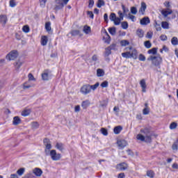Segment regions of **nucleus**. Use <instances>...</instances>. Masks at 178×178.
Segmentation results:
<instances>
[{
	"instance_id": "obj_49",
	"label": "nucleus",
	"mask_w": 178,
	"mask_h": 178,
	"mask_svg": "<svg viewBox=\"0 0 178 178\" xmlns=\"http://www.w3.org/2000/svg\"><path fill=\"white\" fill-rule=\"evenodd\" d=\"M109 19L111 22H114V20L116 19V14L112 13L110 15Z\"/></svg>"
},
{
	"instance_id": "obj_34",
	"label": "nucleus",
	"mask_w": 178,
	"mask_h": 178,
	"mask_svg": "<svg viewBox=\"0 0 178 178\" xmlns=\"http://www.w3.org/2000/svg\"><path fill=\"white\" fill-rule=\"evenodd\" d=\"M122 58H126L127 59H129V58H131V55L130 54V51L122 53Z\"/></svg>"
},
{
	"instance_id": "obj_1",
	"label": "nucleus",
	"mask_w": 178,
	"mask_h": 178,
	"mask_svg": "<svg viewBox=\"0 0 178 178\" xmlns=\"http://www.w3.org/2000/svg\"><path fill=\"white\" fill-rule=\"evenodd\" d=\"M140 134L136 136V139L139 141H145V143H151L152 141V134L149 127H145L140 129Z\"/></svg>"
},
{
	"instance_id": "obj_19",
	"label": "nucleus",
	"mask_w": 178,
	"mask_h": 178,
	"mask_svg": "<svg viewBox=\"0 0 178 178\" xmlns=\"http://www.w3.org/2000/svg\"><path fill=\"white\" fill-rule=\"evenodd\" d=\"M81 106L83 109H87L88 106H90V101L89 100H85L82 102Z\"/></svg>"
},
{
	"instance_id": "obj_52",
	"label": "nucleus",
	"mask_w": 178,
	"mask_h": 178,
	"mask_svg": "<svg viewBox=\"0 0 178 178\" xmlns=\"http://www.w3.org/2000/svg\"><path fill=\"white\" fill-rule=\"evenodd\" d=\"M145 48H147V49L151 48V47H152L151 42H149V41L145 42Z\"/></svg>"
},
{
	"instance_id": "obj_8",
	"label": "nucleus",
	"mask_w": 178,
	"mask_h": 178,
	"mask_svg": "<svg viewBox=\"0 0 178 178\" xmlns=\"http://www.w3.org/2000/svg\"><path fill=\"white\" fill-rule=\"evenodd\" d=\"M117 144L119 149H123L127 145V142L125 140H120L117 141Z\"/></svg>"
},
{
	"instance_id": "obj_20",
	"label": "nucleus",
	"mask_w": 178,
	"mask_h": 178,
	"mask_svg": "<svg viewBox=\"0 0 178 178\" xmlns=\"http://www.w3.org/2000/svg\"><path fill=\"white\" fill-rule=\"evenodd\" d=\"M30 113H31V109H30V108L24 109L22 112V116H24V117L29 116V115H30Z\"/></svg>"
},
{
	"instance_id": "obj_40",
	"label": "nucleus",
	"mask_w": 178,
	"mask_h": 178,
	"mask_svg": "<svg viewBox=\"0 0 178 178\" xmlns=\"http://www.w3.org/2000/svg\"><path fill=\"white\" fill-rule=\"evenodd\" d=\"M22 65H23V63H22V61H17L15 64V67L16 70H19L20 69V67H22Z\"/></svg>"
},
{
	"instance_id": "obj_2",
	"label": "nucleus",
	"mask_w": 178,
	"mask_h": 178,
	"mask_svg": "<svg viewBox=\"0 0 178 178\" xmlns=\"http://www.w3.org/2000/svg\"><path fill=\"white\" fill-rule=\"evenodd\" d=\"M147 60L152 62V64L154 65V66H160L163 60L161 55L159 54L157 56H150L147 58Z\"/></svg>"
},
{
	"instance_id": "obj_11",
	"label": "nucleus",
	"mask_w": 178,
	"mask_h": 178,
	"mask_svg": "<svg viewBox=\"0 0 178 178\" xmlns=\"http://www.w3.org/2000/svg\"><path fill=\"white\" fill-rule=\"evenodd\" d=\"M173 12L172 11V10L167 8V9H164L161 10V15H163V16H164V17H168L169 16V15H172Z\"/></svg>"
},
{
	"instance_id": "obj_3",
	"label": "nucleus",
	"mask_w": 178,
	"mask_h": 178,
	"mask_svg": "<svg viewBox=\"0 0 178 178\" xmlns=\"http://www.w3.org/2000/svg\"><path fill=\"white\" fill-rule=\"evenodd\" d=\"M46 155L51 156L52 161H60V158H62V154L57 153L56 150H46Z\"/></svg>"
},
{
	"instance_id": "obj_21",
	"label": "nucleus",
	"mask_w": 178,
	"mask_h": 178,
	"mask_svg": "<svg viewBox=\"0 0 178 178\" xmlns=\"http://www.w3.org/2000/svg\"><path fill=\"white\" fill-rule=\"evenodd\" d=\"M20 122H21L20 118L18 116L14 117L13 123L15 126H17V124H20Z\"/></svg>"
},
{
	"instance_id": "obj_41",
	"label": "nucleus",
	"mask_w": 178,
	"mask_h": 178,
	"mask_svg": "<svg viewBox=\"0 0 178 178\" xmlns=\"http://www.w3.org/2000/svg\"><path fill=\"white\" fill-rule=\"evenodd\" d=\"M147 176L150 178H154V176H155V173H154V171L149 170L147 172Z\"/></svg>"
},
{
	"instance_id": "obj_51",
	"label": "nucleus",
	"mask_w": 178,
	"mask_h": 178,
	"mask_svg": "<svg viewBox=\"0 0 178 178\" xmlns=\"http://www.w3.org/2000/svg\"><path fill=\"white\" fill-rule=\"evenodd\" d=\"M28 79L29 81H35V78H34V76H33V74H29Z\"/></svg>"
},
{
	"instance_id": "obj_25",
	"label": "nucleus",
	"mask_w": 178,
	"mask_h": 178,
	"mask_svg": "<svg viewBox=\"0 0 178 178\" xmlns=\"http://www.w3.org/2000/svg\"><path fill=\"white\" fill-rule=\"evenodd\" d=\"M70 34L73 36L79 35V37H81V35H83L79 30H74L71 31Z\"/></svg>"
},
{
	"instance_id": "obj_13",
	"label": "nucleus",
	"mask_w": 178,
	"mask_h": 178,
	"mask_svg": "<svg viewBox=\"0 0 178 178\" xmlns=\"http://www.w3.org/2000/svg\"><path fill=\"white\" fill-rule=\"evenodd\" d=\"M7 22H8V17L5 15H0V23L1 24H3V26H5Z\"/></svg>"
},
{
	"instance_id": "obj_33",
	"label": "nucleus",
	"mask_w": 178,
	"mask_h": 178,
	"mask_svg": "<svg viewBox=\"0 0 178 178\" xmlns=\"http://www.w3.org/2000/svg\"><path fill=\"white\" fill-rule=\"evenodd\" d=\"M122 20H123V19H122V18L116 17L113 21V23L115 26H119L120 24V22H122Z\"/></svg>"
},
{
	"instance_id": "obj_12",
	"label": "nucleus",
	"mask_w": 178,
	"mask_h": 178,
	"mask_svg": "<svg viewBox=\"0 0 178 178\" xmlns=\"http://www.w3.org/2000/svg\"><path fill=\"white\" fill-rule=\"evenodd\" d=\"M140 86L142 88L143 92H146V91H147V83L145 82V79H141L140 80Z\"/></svg>"
},
{
	"instance_id": "obj_15",
	"label": "nucleus",
	"mask_w": 178,
	"mask_h": 178,
	"mask_svg": "<svg viewBox=\"0 0 178 178\" xmlns=\"http://www.w3.org/2000/svg\"><path fill=\"white\" fill-rule=\"evenodd\" d=\"M55 147L56 149H58V151H60V152H63L65 150V145H63L62 143H56Z\"/></svg>"
},
{
	"instance_id": "obj_30",
	"label": "nucleus",
	"mask_w": 178,
	"mask_h": 178,
	"mask_svg": "<svg viewBox=\"0 0 178 178\" xmlns=\"http://www.w3.org/2000/svg\"><path fill=\"white\" fill-rule=\"evenodd\" d=\"M98 87H99V82L96 83L95 85H90V91L91 90H92V91H95Z\"/></svg>"
},
{
	"instance_id": "obj_14",
	"label": "nucleus",
	"mask_w": 178,
	"mask_h": 178,
	"mask_svg": "<svg viewBox=\"0 0 178 178\" xmlns=\"http://www.w3.org/2000/svg\"><path fill=\"white\" fill-rule=\"evenodd\" d=\"M129 165H127V163H121L117 165V169H119L120 170H126Z\"/></svg>"
},
{
	"instance_id": "obj_61",
	"label": "nucleus",
	"mask_w": 178,
	"mask_h": 178,
	"mask_svg": "<svg viewBox=\"0 0 178 178\" xmlns=\"http://www.w3.org/2000/svg\"><path fill=\"white\" fill-rule=\"evenodd\" d=\"M111 53H112V52L111 51V48H110V47H107V48L106 49V55L107 56H108V55H111Z\"/></svg>"
},
{
	"instance_id": "obj_7",
	"label": "nucleus",
	"mask_w": 178,
	"mask_h": 178,
	"mask_svg": "<svg viewBox=\"0 0 178 178\" xmlns=\"http://www.w3.org/2000/svg\"><path fill=\"white\" fill-rule=\"evenodd\" d=\"M52 76V74H51V71L47 70L44 71V72L42 74V79L44 81H48Z\"/></svg>"
},
{
	"instance_id": "obj_55",
	"label": "nucleus",
	"mask_w": 178,
	"mask_h": 178,
	"mask_svg": "<svg viewBox=\"0 0 178 178\" xmlns=\"http://www.w3.org/2000/svg\"><path fill=\"white\" fill-rule=\"evenodd\" d=\"M143 115H148V113H149V108H148V107L145 108L143 111Z\"/></svg>"
},
{
	"instance_id": "obj_54",
	"label": "nucleus",
	"mask_w": 178,
	"mask_h": 178,
	"mask_svg": "<svg viewBox=\"0 0 178 178\" xmlns=\"http://www.w3.org/2000/svg\"><path fill=\"white\" fill-rule=\"evenodd\" d=\"M31 126L33 129H38L40 125L38 124V122H32Z\"/></svg>"
},
{
	"instance_id": "obj_28",
	"label": "nucleus",
	"mask_w": 178,
	"mask_h": 178,
	"mask_svg": "<svg viewBox=\"0 0 178 178\" xmlns=\"http://www.w3.org/2000/svg\"><path fill=\"white\" fill-rule=\"evenodd\" d=\"M136 33L140 38H143V37H144V31H143V29H138L136 31Z\"/></svg>"
},
{
	"instance_id": "obj_29",
	"label": "nucleus",
	"mask_w": 178,
	"mask_h": 178,
	"mask_svg": "<svg viewBox=\"0 0 178 178\" xmlns=\"http://www.w3.org/2000/svg\"><path fill=\"white\" fill-rule=\"evenodd\" d=\"M156 52H158L157 48H152L149 50H148L147 54H152V55H156Z\"/></svg>"
},
{
	"instance_id": "obj_44",
	"label": "nucleus",
	"mask_w": 178,
	"mask_h": 178,
	"mask_svg": "<svg viewBox=\"0 0 178 178\" xmlns=\"http://www.w3.org/2000/svg\"><path fill=\"white\" fill-rule=\"evenodd\" d=\"M177 127V123H176V122H172L170 124V130H175V129H176Z\"/></svg>"
},
{
	"instance_id": "obj_16",
	"label": "nucleus",
	"mask_w": 178,
	"mask_h": 178,
	"mask_svg": "<svg viewBox=\"0 0 178 178\" xmlns=\"http://www.w3.org/2000/svg\"><path fill=\"white\" fill-rule=\"evenodd\" d=\"M149 18L147 17H145L140 20V24L142 26H147V24H149Z\"/></svg>"
},
{
	"instance_id": "obj_9",
	"label": "nucleus",
	"mask_w": 178,
	"mask_h": 178,
	"mask_svg": "<svg viewBox=\"0 0 178 178\" xmlns=\"http://www.w3.org/2000/svg\"><path fill=\"white\" fill-rule=\"evenodd\" d=\"M44 144L46 147L44 152L47 154V151H49V149L52 148V145H51V143H49V140L48 138L44 139Z\"/></svg>"
},
{
	"instance_id": "obj_47",
	"label": "nucleus",
	"mask_w": 178,
	"mask_h": 178,
	"mask_svg": "<svg viewBox=\"0 0 178 178\" xmlns=\"http://www.w3.org/2000/svg\"><path fill=\"white\" fill-rule=\"evenodd\" d=\"M101 87L102 88H106V87H108V86H109V83H108V81H104V82H102L101 83Z\"/></svg>"
},
{
	"instance_id": "obj_60",
	"label": "nucleus",
	"mask_w": 178,
	"mask_h": 178,
	"mask_svg": "<svg viewBox=\"0 0 178 178\" xmlns=\"http://www.w3.org/2000/svg\"><path fill=\"white\" fill-rule=\"evenodd\" d=\"M87 15L90 17V19H94V13H92V11H88Z\"/></svg>"
},
{
	"instance_id": "obj_58",
	"label": "nucleus",
	"mask_w": 178,
	"mask_h": 178,
	"mask_svg": "<svg viewBox=\"0 0 178 178\" xmlns=\"http://www.w3.org/2000/svg\"><path fill=\"white\" fill-rule=\"evenodd\" d=\"M152 35H154V33L149 31V32H147L146 37L147 38H149V40H151V38H152Z\"/></svg>"
},
{
	"instance_id": "obj_17",
	"label": "nucleus",
	"mask_w": 178,
	"mask_h": 178,
	"mask_svg": "<svg viewBox=\"0 0 178 178\" xmlns=\"http://www.w3.org/2000/svg\"><path fill=\"white\" fill-rule=\"evenodd\" d=\"M145 9H147V4L145 2H142L140 8L139 10V13H140V15H144Z\"/></svg>"
},
{
	"instance_id": "obj_45",
	"label": "nucleus",
	"mask_w": 178,
	"mask_h": 178,
	"mask_svg": "<svg viewBox=\"0 0 178 178\" xmlns=\"http://www.w3.org/2000/svg\"><path fill=\"white\" fill-rule=\"evenodd\" d=\"M48 0H40V6L41 8H45V5Z\"/></svg>"
},
{
	"instance_id": "obj_35",
	"label": "nucleus",
	"mask_w": 178,
	"mask_h": 178,
	"mask_svg": "<svg viewBox=\"0 0 178 178\" xmlns=\"http://www.w3.org/2000/svg\"><path fill=\"white\" fill-rule=\"evenodd\" d=\"M83 32L85 34H90L91 33V28L90 26H84L83 27Z\"/></svg>"
},
{
	"instance_id": "obj_18",
	"label": "nucleus",
	"mask_w": 178,
	"mask_h": 178,
	"mask_svg": "<svg viewBox=\"0 0 178 178\" xmlns=\"http://www.w3.org/2000/svg\"><path fill=\"white\" fill-rule=\"evenodd\" d=\"M40 42L41 45L45 47L48 44V37L47 35L42 36Z\"/></svg>"
},
{
	"instance_id": "obj_27",
	"label": "nucleus",
	"mask_w": 178,
	"mask_h": 178,
	"mask_svg": "<svg viewBox=\"0 0 178 178\" xmlns=\"http://www.w3.org/2000/svg\"><path fill=\"white\" fill-rule=\"evenodd\" d=\"M104 74H105V72L103 71L102 69H97V77H102Z\"/></svg>"
},
{
	"instance_id": "obj_42",
	"label": "nucleus",
	"mask_w": 178,
	"mask_h": 178,
	"mask_svg": "<svg viewBox=\"0 0 178 178\" xmlns=\"http://www.w3.org/2000/svg\"><path fill=\"white\" fill-rule=\"evenodd\" d=\"M45 29H46V31H48V33H49V31H51V22H46Z\"/></svg>"
},
{
	"instance_id": "obj_53",
	"label": "nucleus",
	"mask_w": 178,
	"mask_h": 178,
	"mask_svg": "<svg viewBox=\"0 0 178 178\" xmlns=\"http://www.w3.org/2000/svg\"><path fill=\"white\" fill-rule=\"evenodd\" d=\"M92 61L94 63H97V62H98V56H97V55L92 56Z\"/></svg>"
},
{
	"instance_id": "obj_56",
	"label": "nucleus",
	"mask_w": 178,
	"mask_h": 178,
	"mask_svg": "<svg viewBox=\"0 0 178 178\" xmlns=\"http://www.w3.org/2000/svg\"><path fill=\"white\" fill-rule=\"evenodd\" d=\"M101 131H102V134H103V136H107L108 135V130H106V129L102 128L101 129Z\"/></svg>"
},
{
	"instance_id": "obj_39",
	"label": "nucleus",
	"mask_w": 178,
	"mask_h": 178,
	"mask_svg": "<svg viewBox=\"0 0 178 178\" xmlns=\"http://www.w3.org/2000/svg\"><path fill=\"white\" fill-rule=\"evenodd\" d=\"M22 31L24 33H30V27L29 26V25L24 26L22 28Z\"/></svg>"
},
{
	"instance_id": "obj_59",
	"label": "nucleus",
	"mask_w": 178,
	"mask_h": 178,
	"mask_svg": "<svg viewBox=\"0 0 178 178\" xmlns=\"http://www.w3.org/2000/svg\"><path fill=\"white\" fill-rule=\"evenodd\" d=\"M139 60H140L141 62H145V56H144L143 54H140L139 55Z\"/></svg>"
},
{
	"instance_id": "obj_38",
	"label": "nucleus",
	"mask_w": 178,
	"mask_h": 178,
	"mask_svg": "<svg viewBox=\"0 0 178 178\" xmlns=\"http://www.w3.org/2000/svg\"><path fill=\"white\" fill-rule=\"evenodd\" d=\"M130 42H129V40H123L120 41V45L121 47H127V45H129Z\"/></svg>"
},
{
	"instance_id": "obj_4",
	"label": "nucleus",
	"mask_w": 178,
	"mask_h": 178,
	"mask_svg": "<svg viewBox=\"0 0 178 178\" xmlns=\"http://www.w3.org/2000/svg\"><path fill=\"white\" fill-rule=\"evenodd\" d=\"M70 0H56V5H55V10H60V9H63L65 5H67V3Z\"/></svg>"
},
{
	"instance_id": "obj_24",
	"label": "nucleus",
	"mask_w": 178,
	"mask_h": 178,
	"mask_svg": "<svg viewBox=\"0 0 178 178\" xmlns=\"http://www.w3.org/2000/svg\"><path fill=\"white\" fill-rule=\"evenodd\" d=\"M24 172H26V168H21L17 171V174L18 176H23L24 175Z\"/></svg>"
},
{
	"instance_id": "obj_43",
	"label": "nucleus",
	"mask_w": 178,
	"mask_h": 178,
	"mask_svg": "<svg viewBox=\"0 0 178 178\" xmlns=\"http://www.w3.org/2000/svg\"><path fill=\"white\" fill-rule=\"evenodd\" d=\"M171 42H172V45H177L178 44L177 38L173 37L171 40Z\"/></svg>"
},
{
	"instance_id": "obj_37",
	"label": "nucleus",
	"mask_w": 178,
	"mask_h": 178,
	"mask_svg": "<svg viewBox=\"0 0 178 178\" xmlns=\"http://www.w3.org/2000/svg\"><path fill=\"white\" fill-rule=\"evenodd\" d=\"M102 6H105V1L104 0H98L97 8H102Z\"/></svg>"
},
{
	"instance_id": "obj_23",
	"label": "nucleus",
	"mask_w": 178,
	"mask_h": 178,
	"mask_svg": "<svg viewBox=\"0 0 178 178\" xmlns=\"http://www.w3.org/2000/svg\"><path fill=\"white\" fill-rule=\"evenodd\" d=\"M161 27L164 29V30H169V22H162Z\"/></svg>"
},
{
	"instance_id": "obj_46",
	"label": "nucleus",
	"mask_w": 178,
	"mask_h": 178,
	"mask_svg": "<svg viewBox=\"0 0 178 178\" xmlns=\"http://www.w3.org/2000/svg\"><path fill=\"white\" fill-rule=\"evenodd\" d=\"M122 27L124 30H127V29H129V24L127 23V22H122Z\"/></svg>"
},
{
	"instance_id": "obj_31",
	"label": "nucleus",
	"mask_w": 178,
	"mask_h": 178,
	"mask_svg": "<svg viewBox=\"0 0 178 178\" xmlns=\"http://www.w3.org/2000/svg\"><path fill=\"white\" fill-rule=\"evenodd\" d=\"M173 151H177L178 149V138L174 142L172 146Z\"/></svg>"
},
{
	"instance_id": "obj_6",
	"label": "nucleus",
	"mask_w": 178,
	"mask_h": 178,
	"mask_svg": "<svg viewBox=\"0 0 178 178\" xmlns=\"http://www.w3.org/2000/svg\"><path fill=\"white\" fill-rule=\"evenodd\" d=\"M80 91L81 94H83V95H87L88 94H90L91 92V89L90 88V84L83 86L81 88Z\"/></svg>"
},
{
	"instance_id": "obj_63",
	"label": "nucleus",
	"mask_w": 178,
	"mask_h": 178,
	"mask_svg": "<svg viewBox=\"0 0 178 178\" xmlns=\"http://www.w3.org/2000/svg\"><path fill=\"white\" fill-rule=\"evenodd\" d=\"M92 6H94V0H89L88 7L89 8H92Z\"/></svg>"
},
{
	"instance_id": "obj_62",
	"label": "nucleus",
	"mask_w": 178,
	"mask_h": 178,
	"mask_svg": "<svg viewBox=\"0 0 178 178\" xmlns=\"http://www.w3.org/2000/svg\"><path fill=\"white\" fill-rule=\"evenodd\" d=\"M122 10H123L124 13H127L129 12V8H126L124 5H122Z\"/></svg>"
},
{
	"instance_id": "obj_50",
	"label": "nucleus",
	"mask_w": 178,
	"mask_h": 178,
	"mask_svg": "<svg viewBox=\"0 0 178 178\" xmlns=\"http://www.w3.org/2000/svg\"><path fill=\"white\" fill-rule=\"evenodd\" d=\"M137 12H138L137 8H136V7H131V13L132 15H137Z\"/></svg>"
},
{
	"instance_id": "obj_5",
	"label": "nucleus",
	"mask_w": 178,
	"mask_h": 178,
	"mask_svg": "<svg viewBox=\"0 0 178 178\" xmlns=\"http://www.w3.org/2000/svg\"><path fill=\"white\" fill-rule=\"evenodd\" d=\"M18 56L19 54L17 53V51L13 50L8 54H7L6 59H7V60H15Z\"/></svg>"
},
{
	"instance_id": "obj_57",
	"label": "nucleus",
	"mask_w": 178,
	"mask_h": 178,
	"mask_svg": "<svg viewBox=\"0 0 178 178\" xmlns=\"http://www.w3.org/2000/svg\"><path fill=\"white\" fill-rule=\"evenodd\" d=\"M10 8H15V6H16V2L14 0H10Z\"/></svg>"
},
{
	"instance_id": "obj_64",
	"label": "nucleus",
	"mask_w": 178,
	"mask_h": 178,
	"mask_svg": "<svg viewBox=\"0 0 178 178\" xmlns=\"http://www.w3.org/2000/svg\"><path fill=\"white\" fill-rule=\"evenodd\" d=\"M124 177H126V175H124V172L120 173V174L118 175V178H124Z\"/></svg>"
},
{
	"instance_id": "obj_32",
	"label": "nucleus",
	"mask_w": 178,
	"mask_h": 178,
	"mask_svg": "<svg viewBox=\"0 0 178 178\" xmlns=\"http://www.w3.org/2000/svg\"><path fill=\"white\" fill-rule=\"evenodd\" d=\"M108 32L111 35H116V28L115 27L109 28Z\"/></svg>"
},
{
	"instance_id": "obj_22",
	"label": "nucleus",
	"mask_w": 178,
	"mask_h": 178,
	"mask_svg": "<svg viewBox=\"0 0 178 178\" xmlns=\"http://www.w3.org/2000/svg\"><path fill=\"white\" fill-rule=\"evenodd\" d=\"M122 130H123V128L121 126H118L114 128L113 131L115 134H119Z\"/></svg>"
},
{
	"instance_id": "obj_48",
	"label": "nucleus",
	"mask_w": 178,
	"mask_h": 178,
	"mask_svg": "<svg viewBox=\"0 0 178 178\" xmlns=\"http://www.w3.org/2000/svg\"><path fill=\"white\" fill-rule=\"evenodd\" d=\"M128 19H129V20H131V22H136V16L131 15V14H128Z\"/></svg>"
},
{
	"instance_id": "obj_26",
	"label": "nucleus",
	"mask_w": 178,
	"mask_h": 178,
	"mask_svg": "<svg viewBox=\"0 0 178 178\" xmlns=\"http://www.w3.org/2000/svg\"><path fill=\"white\" fill-rule=\"evenodd\" d=\"M130 52L131 58H133L134 59H136L137 58V50L136 49H132Z\"/></svg>"
},
{
	"instance_id": "obj_10",
	"label": "nucleus",
	"mask_w": 178,
	"mask_h": 178,
	"mask_svg": "<svg viewBox=\"0 0 178 178\" xmlns=\"http://www.w3.org/2000/svg\"><path fill=\"white\" fill-rule=\"evenodd\" d=\"M33 173L36 177H41L42 175V170L40 168H35L33 170Z\"/></svg>"
},
{
	"instance_id": "obj_36",
	"label": "nucleus",
	"mask_w": 178,
	"mask_h": 178,
	"mask_svg": "<svg viewBox=\"0 0 178 178\" xmlns=\"http://www.w3.org/2000/svg\"><path fill=\"white\" fill-rule=\"evenodd\" d=\"M154 27L156 31H161V30H162V28L161 27V24H158L156 21H155L154 22Z\"/></svg>"
}]
</instances>
